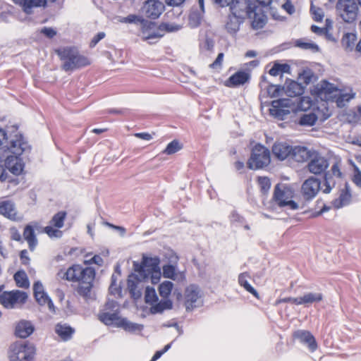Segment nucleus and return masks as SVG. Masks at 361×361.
Returning a JSON list of instances; mask_svg holds the SVG:
<instances>
[{"label":"nucleus","mask_w":361,"mask_h":361,"mask_svg":"<svg viewBox=\"0 0 361 361\" xmlns=\"http://www.w3.org/2000/svg\"><path fill=\"white\" fill-rule=\"evenodd\" d=\"M290 114V111L288 109H285L283 108L280 109L277 111L272 110L271 111V116L278 119L279 121H283L286 118V116Z\"/></svg>","instance_id":"55"},{"label":"nucleus","mask_w":361,"mask_h":361,"mask_svg":"<svg viewBox=\"0 0 361 361\" xmlns=\"http://www.w3.org/2000/svg\"><path fill=\"white\" fill-rule=\"evenodd\" d=\"M356 94L351 91L350 92H343L342 89L338 92L335 101L338 108H343L345 105V102H349L355 97Z\"/></svg>","instance_id":"39"},{"label":"nucleus","mask_w":361,"mask_h":361,"mask_svg":"<svg viewBox=\"0 0 361 361\" xmlns=\"http://www.w3.org/2000/svg\"><path fill=\"white\" fill-rule=\"evenodd\" d=\"M310 13L314 21L322 23L324 17V12L320 7H316L313 3H311Z\"/></svg>","instance_id":"52"},{"label":"nucleus","mask_w":361,"mask_h":361,"mask_svg":"<svg viewBox=\"0 0 361 361\" xmlns=\"http://www.w3.org/2000/svg\"><path fill=\"white\" fill-rule=\"evenodd\" d=\"M32 290L34 298H37L40 293L44 291L42 283L39 280L35 281L32 285Z\"/></svg>","instance_id":"63"},{"label":"nucleus","mask_w":361,"mask_h":361,"mask_svg":"<svg viewBox=\"0 0 361 361\" xmlns=\"http://www.w3.org/2000/svg\"><path fill=\"white\" fill-rule=\"evenodd\" d=\"M257 182L260 188V192L263 195H267L271 186V180L267 176H258Z\"/></svg>","instance_id":"50"},{"label":"nucleus","mask_w":361,"mask_h":361,"mask_svg":"<svg viewBox=\"0 0 361 361\" xmlns=\"http://www.w3.org/2000/svg\"><path fill=\"white\" fill-rule=\"evenodd\" d=\"M141 25L140 32L142 34V40L143 41H149L150 39H156V38H161L164 36V33H161L159 31H152L151 30L157 28V23L154 20H149L145 18H142L141 23L140 24Z\"/></svg>","instance_id":"13"},{"label":"nucleus","mask_w":361,"mask_h":361,"mask_svg":"<svg viewBox=\"0 0 361 361\" xmlns=\"http://www.w3.org/2000/svg\"><path fill=\"white\" fill-rule=\"evenodd\" d=\"M118 276L113 274L111 276V283L109 288V292L111 295H115L118 294L119 297L122 296V286L117 285Z\"/></svg>","instance_id":"51"},{"label":"nucleus","mask_w":361,"mask_h":361,"mask_svg":"<svg viewBox=\"0 0 361 361\" xmlns=\"http://www.w3.org/2000/svg\"><path fill=\"white\" fill-rule=\"evenodd\" d=\"M281 183L275 185L271 201L280 208L288 207L291 210H296L306 207L317 196L321 189V180L315 176H310L303 182L301 187L303 200L300 204L293 200H288L286 192H293L290 186L284 185L283 189H281Z\"/></svg>","instance_id":"2"},{"label":"nucleus","mask_w":361,"mask_h":361,"mask_svg":"<svg viewBox=\"0 0 361 361\" xmlns=\"http://www.w3.org/2000/svg\"><path fill=\"white\" fill-rule=\"evenodd\" d=\"M1 149L8 152L4 160V167L14 176L23 174L25 164L22 157L23 154H30L32 146L23 133L19 131V124L13 120L7 121L1 116Z\"/></svg>","instance_id":"1"},{"label":"nucleus","mask_w":361,"mask_h":361,"mask_svg":"<svg viewBox=\"0 0 361 361\" xmlns=\"http://www.w3.org/2000/svg\"><path fill=\"white\" fill-rule=\"evenodd\" d=\"M120 309L117 308L113 312H99L98 319L106 326H114L117 327V324L124 317L120 316Z\"/></svg>","instance_id":"21"},{"label":"nucleus","mask_w":361,"mask_h":361,"mask_svg":"<svg viewBox=\"0 0 361 361\" xmlns=\"http://www.w3.org/2000/svg\"><path fill=\"white\" fill-rule=\"evenodd\" d=\"M37 222H31L26 224L23 231V238L28 243L30 251H34L38 244V240L35 233V228L37 226Z\"/></svg>","instance_id":"20"},{"label":"nucleus","mask_w":361,"mask_h":361,"mask_svg":"<svg viewBox=\"0 0 361 361\" xmlns=\"http://www.w3.org/2000/svg\"><path fill=\"white\" fill-rule=\"evenodd\" d=\"M310 94L316 99H324L322 97L323 94V88H322V82H319L312 87V88L310 89Z\"/></svg>","instance_id":"58"},{"label":"nucleus","mask_w":361,"mask_h":361,"mask_svg":"<svg viewBox=\"0 0 361 361\" xmlns=\"http://www.w3.org/2000/svg\"><path fill=\"white\" fill-rule=\"evenodd\" d=\"M40 33L47 38L51 39L56 35L57 31L52 27H43L40 30Z\"/></svg>","instance_id":"59"},{"label":"nucleus","mask_w":361,"mask_h":361,"mask_svg":"<svg viewBox=\"0 0 361 361\" xmlns=\"http://www.w3.org/2000/svg\"><path fill=\"white\" fill-rule=\"evenodd\" d=\"M4 285L1 284V305L6 309H13L18 305H23L28 299L27 292L16 289L8 291H3Z\"/></svg>","instance_id":"7"},{"label":"nucleus","mask_w":361,"mask_h":361,"mask_svg":"<svg viewBox=\"0 0 361 361\" xmlns=\"http://www.w3.org/2000/svg\"><path fill=\"white\" fill-rule=\"evenodd\" d=\"M318 120V116L314 112L303 114L295 121V123L300 126H314Z\"/></svg>","instance_id":"37"},{"label":"nucleus","mask_w":361,"mask_h":361,"mask_svg":"<svg viewBox=\"0 0 361 361\" xmlns=\"http://www.w3.org/2000/svg\"><path fill=\"white\" fill-rule=\"evenodd\" d=\"M56 54L63 62L61 68L66 72H73L90 65V59L81 54L75 46H66L56 49Z\"/></svg>","instance_id":"4"},{"label":"nucleus","mask_w":361,"mask_h":361,"mask_svg":"<svg viewBox=\"0 0 361 361\" xmlns=\"http://www.w3.org/2000/svg\"><path fill=\"white\" fill-rule=\"evenodd\" d=\"M357 37L356 32H345L341 40L342 47L346 50L352 51Z\"/></svg>","instance_id":"38"},{"label":"nucleus","mask_w":361,"mask_h":361,"mask_svg":"<svg viewBox=\"0 0 361 361\" xmlns=\"http://www.w3.org/2000/svg\"><path fill=\"white\" fill-rule=\"evenodd\" d=\"M291 67L287 63H282L279 61L273 62L272 67L268 71V73L271 76H283V73H290Z\"/></svg>","instance_id":"33"},{"label":"nucleus","mask_w":361,"mask_h":361,"mask_svg":"<svg viewBox=\"0 0 361 361\" xmlns=\"http://www.w3.org/2000/svg\"><path fill=\"white\" fill-rule=\"evenodd\" d=\"M336 9L343 11L340 16L345 23H353L357 20L359 7L355 0H338Z\"/></svg>","instance_id":"8"},{"label":"nucleus","mask_w":361,"mask_h":361,"mask_svg":"<svg viewBox=\"0 0 361 361\" xmlns=\"http://www.w3.org/2000/svg\"><path fill=\"white\" fill-rule=\"evenodd\" d=\"M56 276L61 279L75 282L76 276L75 275H73L70 277L69 269L65 270L64 269H61L56 274Z\"/></svg>","instance_id":"56"},{"label":"nucleus","mask_w":361,"mask_h":361,"mask_svg":"<svg viewBox=\"0 0 361 361\" xmlns=\"http://www.w3.org/2000/svg\"><path fill=\"white\" fill-rule=\"evenodd\" d=\"M1 215L11 221H19L15 204L11 200H1Z\"/></svg>","instance_id":"31"},{"label":"nucleus","mask_w":361,"mask_h":361,"mask_svg":"<svg viewBox=\"0 0 361 361\" xmlns=\"http://www.w3.org/2000/svg\"><path fill=\"white\" fill-rule=\"evenodd\" d=\"M293 149V147L286 142H278L273 145L271 152L276 159L283 161L288 157H292Z\"/></svg>","instance_id":"18"},{"label":"nucleus","mask_w":361,"mask_h":361,"mask_svg":"<svg viewBox=\"0 0 361 361\" xmlns=\"http://www.w3.org/2000/svg\"><path fill=\"white\" fill-rule=\"evenodd\" d=\"M70 277H71L73 274L75 275L76 277L80 278V275L82 273V270L85 269L82 265L74 264H72L69 268Z\"/></svg>","instance_id":"62"},{"label":"nucleus","mask_w":361,"mask_h":361,"mask_svg":"<svg viewBox=\"0 0 361 361\" xmlns=\"http://www.w3.org/2000/svg\"><path fill=\"white\" fill-rule=\"evenodd\" d=\"M117 327L123 329L124 331L131 334L135 333L136 331L141 332L144 329L143 324L132 322L126 317L120 320L117 324Z\"/></svg>","instance_id":"34"},{"label":"nucleus","mask_w":361,"mask_h":361,"mask_svg":"<svg viewBox=\"0 0 361 361\" xmlns=\"http://www.w3.org/2000/svg\"><path fill=\"white\" fill-rule=\"evenodd\" d=\"M67 216V212L61 210L56 213L49 221V224L54 226L56 228H62Z\"/></svg>","instance_id":"45"},{"label":"nucleus","mask_w":361,"mask_h":361,"mask_svg":"<svg viewBox=\"0 0 361 361\" xmlns=\"http://www.w3.org/2000/svg\"><path fill=\"white\" fill-rule=\"evenodd\" d=\"M81 271L80 278L76 277L75 282L93 285L96 276V269L93 267H86Z\"/></svg>","instance_id":"32"},{"label":"nucleus","mask_w":361,"mask_h":361,"mask_svg":"<svg viewBox=\"0 0 361 361\" xmlns=\"http://www.w3.org/2000/svg\"><path fill=\"white\" fill-rule=\"evenodd\" d=\"M271 163V152L261 142H256L252 147L250 156L247 161V168L258 171L267 167Z\"/></svg>","instance_id":"6"},{"label":"nucleus","mask_w":361,"mask_h":361,"mask_svg":"<svg viewBox=\"0 0 361 361\" xmlns=\"http://www.w3.org/2000/svg\"><path fill=\"white\" fill-rule=\"evenodd\" d=\"M56 228L54 226L48 225L44 228V232L47 233L50 238H60L63 235V232Z\"/></svg>","instance_id":"54"},{"label":"nucleus","mask_w":361,"mask_h":361,"mask_svg":"<svg viewBox=\"0 0 361 361\" xmlns=\"http://www.w3.org/2000/svg\"><path fill=\"white\" fill-rule=\"evenodd\" d=\"M266 92L262 93L261 91L259 94V99L261 100L262 97L274 98L282 95L285 93V85H274L269 82L268 85L264 87Z\"/></svg>","instance_id":"30"},{"label":"nucleus","mask_w":361,"mask_h":361,"mask_svg":"<svg viewBox=\"0 0 361 361\" xmlns=\"http://www.w3.org/2000/svg\"><path fill=\"white\" fill-rule=\"evenodd\" d=\"M87 286H79L78 288V293L79 295L87 298L89 297L92 290V288H93V285H88L87 284Z\"/></svg>","instance_id":"64"},{"label":"nucleus","mask_w":361,"mask_h":361,"mask_svg":"<svg viewBox=\"0 0 361 361\" xmlns=\"http://www.w3.org/2000/svg\"><path fill=\"white\" fill-rule=\"evenodd\" d=\"M281 102H283V99H281V98L274 99L271 102H266L264 103V104L267 106H271V108L269 109V114H271V111L272 110L277 111L280 109H282V104Z\"/></svg>","instance_id":"60"},{"label":"nucleus","mask_w":361,"mask_h":361,"mask_svg":"<svg viewBox=\"0 0 361 361\" xmlns=\"http://www.w3.org/2000/svg\"><path fill=\"white\" fill-rule=\"evenodd\" d=\"M250 80L251 71L249 68H240L225 80L224 85L230 88H236L249 83Z\"/></svg>","instance_id":"11"},{"label":"nucleus","mask_w":361,"mask_h":361,"mask_svg":"<svg viewBox=\"0 0 361 361\" xmlns=\"http://www.w3.org/2000/svg\"><path fill=\"white\" fill-rule=\"evenodd\" d=\"M293 338L298 340L302 344L307 345L311 352L315 351L318 348L315 337L309 331L297 330L293 332Z\"/></svg>","instance_id":"16"},{"label":"nucleus","mask_w":361,"mask_h":361,"mask_svg":"<svg viewBox=\"0 0 361 361\" xmlns=\"http://www.w3.org/2000/svg\"><path fill=\"white\" fill-rule=\"evenodd\" d=\"M284 85L285 94L288 97H300V98L302 99L301 102L298 104L295 109L293 110V111L297 112L298 110H302V101H304L305 98L302 95L305 93L306 86L298 82V80H295L290 78H286Z\"/></svg>","instance_id":"10"},{"label":"nucleus","mask_w":361,"mask_h":361,"mask_svg":"<svg viewBox=\"0 0 361 361\" xmlns=\"http://www.w3.org/2000/svg\"><path fill=\"white\" fill-rule=\"evenodd\" d=\"M161 259L159 256L152 257L147 254H142L140 261L133 262V272L142 283L149 280L153 285L158 284L161 278L160 267Z\"/></svg>","instance_id":"3"},{"label":"nucleus","mask_w":361,"mask_h":361,"mask_svg":"<svg viewBox=\"0 0 361 361\" xmlns=\"http://www.w3.org/2000/svg\"><path fill=\"white\" fill-rule=\"evenodd\" d=\"M13 279L17 287L29 288L30 286L29 278L24 269H19L13 274Z\"/></svg>","instance_id":"36"},{"label":"nucleus","mask_w":361,"mask_h":361,"mask_svg":"<svg viewBox=\"0 0 361 361\" xmlns=\"http://www.w3.org/2000/svg\"><path fill=\"white\" fill-rule=\"evenodd\" d=\"M229 8L230 13L233 15L252 18V13L257 9V6L252 0H233Z\"/></svg>","instance_id":"9"},{"label":"nucleus","mask_w":361,"mask_h":361,"mask_svg":"<svg viewBox=\"0 0 361 361\" xmlns=\"http://www.w3.org/2000/svg\"><path fill=\"white\" fill-rule=\"evenodd\" d=\"M142 16L137 14H129L126 17H123L121 20V23L140 25L142 20Z\"/></svg>","instance_id":"53"},{"label":"nucleus","mask_w":361,"mask_h":361,"mask_svg":"<svg viewBox=\"0 0 361 361\" xmlns=\"http://www.w3.org/2000/svg\"><path fill=\"white\" fill-rule=\"evenodd\" d=\"M182 28L180 25L176 23H170L169 22H161L157 26V30L159 32L171 33L180 30Z\"/></svg>","instance_id":"48"},{"label":"nucleus","mask_w":361,"mask_h":361,"mask_svg":"<svg viewBox=\"0 0 361 361\" xmlns=\"http://www.w3.org/2000/svg\"><path fill=\"white\" fill-rule=\"evenodd\" d=\"M224 54L223 52H220L218 54L216 59L209 64V67L212 69H221L222 68V62L224 60Z\"/></svg>","instance_id":"61"},{"label":"nucleus","mask_w":361,"mask_h":361,"mask_svg":"<svg viewBox=\"0 0 361 361\" xmlns=\"http://www.w3.org/2000/svg\"><path fill=\"white\" fill-rule=\"evenodd\" d=\"M324 298L322 293H307L303 296L300 297L301 305L312 304L314 302H319Z\"/></svg>","instance_id":"44"},{"label":"nucleus","mask_w":361,"mask_h":361,"mask_svg":"<svg viewBox=\"0 0 361 361\" xmlns=\"http://www.w3.org/2000/svg\"><path fill=\"white\" fill-rule=\"evenodd\" d=\"M295 47L302 49L311 50L313 53L320 52L321 49L319 46L314 42H305L303 39L300 38L295 41Z\"/></svg>","instance_id":"42"},{"label":"nucleus","mask_w":361,"mask_h":361,"mask_svg":"<svg viewBox=\"0 0 361 361\" xmlns=\"http://www.w3.org/2000/svg\"><path fill=\"white\" fill-rule=\"evenodd\" d=\"M173 307V302L171 298H161L158 300L155 305H152L149 309L150 314H162L166 310H172Z\"/></svg>","instance_id":"27"},{"label":"nucleus","mask_w":361,"mask_h":361,"mask_svg":"<svg viewBox=\"0 0 361 361\" xmlns=\"http://www.w3.org/2000/svg\"><path fill=\"white\" fill-rule=\"evenodd\" d=\"M35 331V326L30 320L20 319L16 322L14 329V336L16 338L25 340Z\"/></svg>","instance_id":"15"},{"label":"nucleus","mask_w":361,"mask_h":361,"mask_svg":"<svg viewBox=\"0 0 361 361\" xmlns=\"http://www.w3.org/2000/svg\"><path fill=\"white\" fill-rule=\"evenodd\" d=\"M36 354L35 344L28 340H18L9 346L8 358L10 361H33Z\"/></svg>","instance_id":"5"},{"label":"nucleus","mask_w":361,"mask_h":361,"mask_svg":"<svg viewBox=\"0 0 361 361\" xmlns=\"http://www.w3.org/2000/svg\"><path fill=\"white\" fill-rule=\"evenodd\" d=\"M313 78L317 80V76L314 74L313 71L308 67L304 68L302 71L298 73V80H303L305 86L310 85Z\"/></svg>","instance_id":"47"},{"label":"nucleus","mask_w":361,"mask_h":361,"mask_svg":"<svg viewBox=\"0 0 361 361\" xmlns=\"http://www.w3.org/2000/svg\"><path fill=\"white\" fill-rule=\"evenodd\" d=\"M183 148V144L178 140H173L167 144L166 148L164 149L163 153L167 155L175 154Z\"/></svg>","instance_id":"49"},{"label":"nucleus","mask_w":361,"mask_h":361,"mask_svg":"<svg viewBox=\"0 0 361 361\" xmlns=\"http://www.w3.org/2000/svg\"><path fill=\"white\" fill-rule=\"evenodd\" d=\"M250 19V27L253 30L262 29L266 25L268 20L266 12L262 8H259V11L256 9L255 12L252 13V18Z\"/></svg>","instance_id":"25"},{"label":"nucleus","mask_w":361,"mask_h":361,"mask_svg":"<svg viewBox=\"0 0 361 361\" xmlns=\"http://www.w3.org/2000/svg\"><path fill=\"white\" fill-rule=\"evenodd\" d=\"M143 9L147 18L155 20L164 11L165 6L159 0H147L144 3Z\"/></svg>","instance_id":"14"},{"label":"nucleus","mask_w":361,"mask_h":361,"mask_svg":"<svg viewBox=\"0 0 361 361\" xmlns=\"http://www.w3.org/2000/svg\"><path fill=\"white\" fill-rule=\"evenodd\" d=\"M329 166V159L322 157L321 154L317 151L313 154L312 157L310 159L307 164V169L311 173L319 176L327 170Z\"/></svg>","instance_id":"12"},{"label":"nucleus","mask_w":361,"mask_h":361,"mask_svg":"<svg viewBox=\"0 0 361 361\" xmlns=\"http://www.w3.org/2000/svg\"><path fill=\"white\" fill-rule=\"evenodd\" d=\"M140 283L142 282L140 281V279L132 270V271L128 274L127 278V288L130 293V298L135 302L140 300L142 295L141 289L138 288V285Z\"/></svg>","instance_id":"17"},{"label":"nucleus","mask_w":361,"mask_h":361,"mask_svg":"<svg viewBox=\"0 0 361 361\" xmlns=\"http://www.w3.org/2000/svg\"><path fill=\"white\" fill-rule=\"evenodd\" d=\"M144 300L145 303L149 305L151 307L155 305L159 300V297L154 287L149 286H146Z\"/></svg>","instance_id":"43"},{"label":"nucleus","mask_w":361,"mask_h":361,"mask_svg":"<svg viewBox=\"0 0 361 361\" xmlns=\"http://www.w3.org/2000/svg\"><path fill=\"white\" fill-rule=\"evenodd\" d=\"M55 333L61 338L63 341H68L71 340L75 332V330L70 324L67 323H57L55 325Z\"/></svg>","instance_id":"29"},{"label":"nucleus","mask_w":361,"mask_h":361,"mask_svg":"<svg viewBox=\"0 0 361 361\" xmlns=\"http://www.w3.org/2000/svg\"><path fill=\"white\" fill-rule=\"evenodd\" d=\"M203 14L197 8H192L188 16V23L191 28H197L201 25Z\"/></svg>","instance_id":"40"},{"label":"nucleus","mask_w":361,"mask_h":361,"mask_svg":"<svg viewBox=\"0 0 361 361\" xmlns=\"http://www.w3.org/2000/svg\"><path fill=\"white\" fill-rule=\"evenodd\" d=\"M321 82H322L323 94L324 95L322 100L325 102H334L340 88L326 79L322 80Z\"/></svg>","instance_id":"26"},{"label":"nucleus","mask_w":361,"mask_h":361,"mask_svg":"<svg viewBox=\"0 0 361 361\" xmlns=\"http://www.w3.org/2000/svg\"><path fill=\"white\" fill-rule=\"evenodd\" d=\"M350 164L353 167L354 176L353 181L359 187H361V171L358 166L352 161H350Z\"/></svg>","instance_id":"57"},{"label":"nucleus","mask_w":361,"mask_h":361,"mask_svg":"<svg viewBox=\"0 0 361 361\" xmlns=\"http://www.w3.org/2000/svg\"><path fill=\"white\" fill-rule=\"evenodd\" d=\"M245 20V16L233 15L230 13L225 25L227 32L232 35H236Z\"/></svg>","instance_id":"22"},{"label":"nucleus","mask_w":361,"mask_h":361,"mask_svg":"<svg viewBox=\"0 0 361 361\" xmlns=\"http://www.w3.org/2000/svg\"><path fill=\"white\" fill-rule=\"evenodd\" d=\"M250 275L247 272L240 273L238 276V283L241 287L252 295L255 298L259 299V293L247 280V278Z\"/></svg>","instance_id":"35"},{"label":"nucleus","mask_w":361,"mask_h":361,"mask_svg":"<svg viewBox=\"0 0 361 361\" xmlns=\"http://www.w3.org/2000/svg\"><path fill=\"white\" fill-rule=\"evenodd\" d=\"M174 288V284L171 281H164L158 286V292L161 298H170Z\"/></svg>","instance_id":"41"},{"label":"nucleus","mask_w":361,"mask_h":361,"mask_svg":"<svg viewBox=\"0 0 361 361\" xmlns=\"http://www.w3.org/2000/svg\"><path fill=\"white\" fill-rule=\"evenodd\" d=\"M162 276L173 281L177 279V265L168 262L162 267Z\"/></svg>","instance_id":"46"},{"label":"nucleus","mask_w":361,"mask_h":361,"mask_svg":"<svg viewBox=\"0 0 361 361\" xmlns=\"http://www.w3.org/2000/svg\"><path fill=\"white\" fill-rule=\"evenodd\" d=\"M16 5L19 6L22 11L27 15L32 13L33 8H46L48 5L47 0H11Z\"/></svg>","instance_id":"19"},{"label":"nucleus","mask_w":361,"mask_h":361,"mask_svg":"<svg viewBox=\"0 0 361 361\" xmlns=\"http://www.w3.org/2000/svg\"><path fill=\"white\" fill-rule=\"evenodd\" d=\"M314 152H317L314 149H309L307 147L305 146H295L293 149L292 158L296 160L298 162H303L307 160H310Z\"/></svg>","instance_id":"24"},{"label":"nucleus","mask_w":361,"mask_h":361,"mask_svg":"<svg viewBox=\"0 0 361 361\" xmlns=\"http://www.w3.org/2000/svg\"><path fill=\"white\" fill-rule=\"evenodd\" d=\"M199 298V291L197 288H186L185 293V310L192 312L197 306L195 305Z\"/></svg>","instance_id":"28"},{"label":"nucleus","mask_w":361,"mask_h":361,"mask_svg":"<svg viewBox=\"0 0 361 361\" xmlns=\"http://www.w3.org/2000/svg\"><path fill=\"white\" fill-rule=\"evenodd\" d=\"M351 197L350 188L348 183L346 182L344 188L341 191L339 197L334 199L331 204L335 209H338L348 205L350 202Z\"/></svg>","instance_id":"23"}]
</instances>
